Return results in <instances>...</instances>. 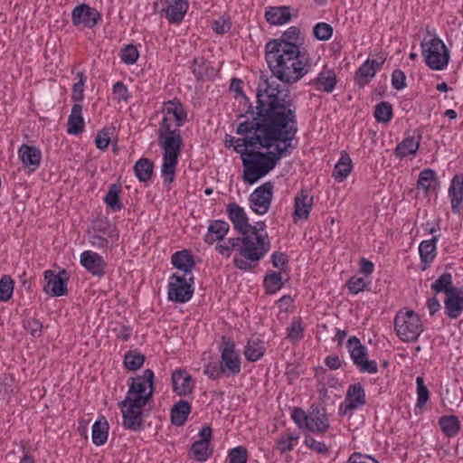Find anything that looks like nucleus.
<instances>
[{
    "label": "nucleus",
    "instance_id": "obj_46",
    "mask_svg": "<svg viewBox=\"0 0 463 463\" xmlns=\"http://www.w3.org/2000/svg\"><path fill=\"white\" fill-rule=\"evenodd\" d=\"M374 117L378 122H389L392 117V108L387 101H382L376 105Z\"/></svg>",
    "mask_w": 463,
    "mask_h": 463
},
{
    "label": "nucleus",
    "instance_id": "obj_59",
    "mask_svg": "<svg viewBox=\"0 0 463 463\" xmlns=\"http://www.w3.org/2000/svg\"><path fill=\"white\" fill-rule=\"evenodd\" d=\"M405 80H406V77L402 71L395 70L392 72V84L395 90H402L406 86Z\"/></svg>",
    "mask_w": 463,
    "mask_h": 463
},
{
    "label": "nucleus",
    "instance_id": "obj_34",
    "mask_svg": "<svg viewBox=\"0 0 463 463\" xmlns=\"http://www.w3.org/2000/svg\"><path fill=\"white\" fill-rule=\"evenodd\" d=\"M191 412V405L186 401H179L171 410V420L176 426L183 425L189 413Z\"/></svg>",
    "mask_w": 463,
    "mask_h": 463
},
{
    "label": "nucleus",
    "instance_id": "obj_28",
    "mask_svg": "<svg viewBox=\"0 0 463 463\" xmlns=\"http://www.w3.org/2000/svg\"><path fill=\"white\" fill-rule=\"evenodd\" d=\"M172 264L178 269L184 272V276H193L191 270L194 261L187 250L177 251L172 256Z\"/></svg>",
    "mask_w": 463,
    "mask_h": 463
},
{
    "label": "nucleus",
    "instance_id": "obj_20",
    "mask_svg": "<svg viewBox=\"0 0 463 463\" xmlns=\"http://www.w3.org/2000/svg\"><path fill=\"white\" fill-rule=\"evenodd\" d=\"M80 263L90 273L95 276L104 275L106 262L103 258L91 250L83 251L80 255Z\"/></svg>",
    "mask_w": 463,
    "mask_h": 463
},
{
    "label": "nucleus",
    "instance_id": "obj_11",
    "mask_svg": "<svg viewBox=\"0 0 463 463\" xmlns=\"http://www.w3.org/2000/svg\"><path fill=\"white\" fill-rule=\"evenodd\" d=\"M350 355L354 364L363 373H374L377 372V364L367 359V349L360 343L356 336H352L347 341Z\"/></svg>",
    "mask_w": 463,
    "mask_h": 463
},
{
    "label": "nucleus",
    "instance_id": "obj_58",
    "mask_svg": "<svg viewBox=\"0 0 463 463\" xmlns=\"http://www.w3.org/2000/svg\"><path fill=\"white\" fill-rule=\"evenodd\" d=\"M347 286L351 293L358 294L359 292L364 290V288L366 286V283L364 279L362 278L353 277L349 279Z\"/></svg>",
    "mask_w": 463,
    "mask_h": 463
},
{
    "label": "nucleus",
    "instance_id": "obj_45",
    "mask_svg": "<svg viewBox=\"0 0 463 463\" xmlns=\"http://www.w3.org/2000/svg\"><path fill=\"white\" fill-rule=\"evenodd\" d=\"M145 359V355L140 353L129 351L125 354L124 364L128 370L136 371L143 365Z\"/></svg>",
    "mask_w": 463,
    "mask_h": 463
},
{
    "label": "nucleus",
    "instance_id": "obj_29",
    "mask_svg": "<svg viewBox=\"0 0 463 463\" xmlns=\"http://www.w3.org/2000/svg\"><path fill=\"white\" fill-rule=\"evenodd\" d=\"M265 16L267 21L274 25L284 24L291 19L288 6L269 7V9L266 11Z\"/></svg>",
    "mask_w": 463,
    "mask_h": 463
},
{
    "label": "nucleus",
    "instance_id": "obj_54",
    "mask_svg": "<svg viewBox=\"0 0 463 463\" xmlns=\"http://www.w3.org/2000/svg\"><path fill=\"white\" fill-rule=\"evenodd\" d=\"M79 81L73 85L72 88V99L74 100H82L84 97V84H85V77L82 72L78 73Z\"/></svg>",
    "mask_w": 463,
    "mask_h": 463
},
{
    "label": "nucleus",
    "instance_id": "obj_6",
    "mask_svg": "<svg viewBox=\"0 0 463 463\" xmlns=\"http://www.w3.org/2000/svg\"><path fill=\"white\" fill-rule=\"evenodd\" d=\"M394 330L403 342H414L422 332L420 317L412 310H400L394 319Z\"/></svg>",
    "mask_w": 463,
    "mask_h": 463
},
{
    "label": "nucleus",
    "instance_id": "obj_49",
    "mask_svg": "<svg viewBox=\"0 0 463 463\" xmlns=\"http://www.w3.org/2000/svg\"><path fill=\"white\" fill-rule=\"evenodd\" d=\"M264 285L269 293H275L280 289L283 285L280 274L277 272L268 274L264 279Z\"/></svg>",
    "mask_w": 463,
    "mask_h": 463
},
{
    "label": "nucleus",
    "instance_id": "obj_51",
    "mask_svg": "<svg viewBox=\"0 0 463 463\" xmlns=\"http://www.w3.org/2000/svg\"><path fill=\"white\" fill-rule=\"evenodd\" d=\"M313 33L317 39L321 40V41H326L332 36L333 28L328 24L318 23L314 27Z\"/></svg>",
    "mask_w": 463,
    "mask_h": 463
},
{
    "label": "nucleus",
    "instance_id": "obj_55",
    "mask_svg": "<svg viewBox=\"0 0 463 463\" xmlns=\"http://www.w3.org/2000/svg\"><path fill=\"white\" fill-rule=\"evenodd\" d=\"M24 328L34 337L40 336L43 325L40 320L35 318L28 319L24 322Z\"/></svg>",
    "mask_w": 463,
    "mask_h": 463
},
{
    "label": "nucleus",
    "instance_id": "obj_56",
    "mask_svg": "<svg viewBox=\"0 0 463 463\" xmlns=\"http://www.w3.org/2000/svg\"><path fill=\"white\" fill-rule=\"evenodd\" d=\"M110 143V133L109 129H102L97 134L95 144L99 149H104Z\"/></svg>",
    "mask_w": 463,
    "mask_h": 463
},
{
    "label": "nucleus",
    "instance_id": "obj_35",
    "mask_svg": "<svg viewBox=\"0 0 463 463\" xmlns=\"http://www.w3.org/2000/svg\"><path fill=\"white\" fill-rule=\"evenodd\" d=\"M445 308L449 317L457 318L459 317L463 310V298L458 296L457 289L447 295Z\"/></svg>",
    "mask_w": 463,
    "mask_h": 463
},
{
    "label": "nucleus",
    "instance_id": "obj_33",
    "mask_svg": "<svg viewBox=\"0 0 463 463\" xmlns=\"http://www.w3.org/2000/svg\"><path fill=\"white\" fill-rule=\"evenodd\" d=\"M188 9L185 0H173L166 9V17L170 23H180Z\"/></svg>",
    "mask_w": 463,
    "mask_h": 463
},
{
    "label": "nucleus",
    "instance_id": "obj_62",
    "mask_svg": "<svg viewBox=\"0 0 463 463\" xmlns=\"http://www.w3.org/2000/svg\"><path fill=\"white\" fill-rule=\"evenodd\" d=\"M231 28V24L228 20L224 18H219L218 20L214 21L213 24V29L217 33H224L228 32Z\"/></svg>",
    "mask_w": 463,
    "mask_h": 463
},
{
    "label": "nucleus",
    "instance_id": "obj_39",
    "mask_svg": "<svg viewBox=\"0 0 463 463\" xmlns=\"http://www.w3.org/2000/svg\"><path fill=\"white\" fill-rule=\"evenodd\" d=\"M154 165L148 158H141L135 164L134 171L137 179L141 182H146L153 174Z\"/></svg>",
    "mask_w": 463,
    "mask_h": 463
},
{
    "label": "nucleus",
    "instance_id": "obj_32",
    "mask_svg": "<svg viewBox=\"0 0 463 463\" xmlns=\"http://www.w3.org/2000/svg\"><path fill=\"white\" fill-rule=\"evenodd\" d=\"M328 427V419L324 412L317 411L308 414V423L307 426L308 430L322 433L326 431Z\"/></svg>",
    "mask_w": 463,
    "mask_h": 463
},
{
    "label": "nucleus",
    "instance_id": "obj_10",
    "mask_svg": "<svg viewBox=\"0 0 463 463\" xmlns=\"http://www.w3.org/2000/svg\"><path fill=\"white\" fill-rule=\"evenodd\" d=\"M193 276H179L174 274L170 278L168 285V298L171 301L185 303L191 299L194 294L192 288Z\"/></svg>",
    "mask_w": 463,
    "mask_h": 463
},
{
    "label": "nucleus",
    "instance_id": "obj_1",
    "mask_svg": "<svg viewBox=\"0 0 463 463\" xmlns=\"http://www.w3.org/2000/svg\"><path fill=\"white\" fill-rule=\"evenodd\" d=\"M287 92L273 80H265L257 90L256 116L239 123L240 137L227 136L225 146L241 155L243 180L252 184L269 174L278 161L290 153L298 131L297 116Z\"/></svg>",
    "mask_w": 463,
    "mask_h": 463
},
{
    "label": "nucleus",
    "instance_id": "obj_47",
    "mask_svg": "<svg viewBox=\"0 0 463 463\" xmlns=\"http://www.w3.org/2000/svg\"><path fill=\"white\" fill-rule=\"evenodd\" d=\"M191 450L194 458L198 461L206 460L211 454L209 450V444L205 439L195 441L193 444Z\"/></svg>",
    "mask_w": 463,
    "mask_h": 463
},
{
    "label": "nucleus",
    "instance_id": "obj_41",
    "mask_svg": "<svg viewBox=\"0 0 463 463\" xmlns=\"http://www.w3.org/2000/svg\"><path fill=\"white\" fill-rule=\"evenodd\" d=\"M437 237L431 240L423 241L419 246L420 256L422 261L430 262L436 256Z\"/></svg>",
    "mask_w": 463,
    "mask_h": 463
},
{
    "label": "nucleus",
    "instance_id": "obj_61",
    "mask_svg": "<svg viewBox=\"0 0 463 463\" xmlns=\"http://www.w3.org/2000/svg\"><path fill=\"white\" fill-rule=\"evenodd\" d=\"M349 463H379L378 460L368 455H363L361 453H353L349 459Z\"/></svg>",
    "mask_w": 463,
    "mask_h": 463
},
{
    "label": "nucleus",
    "instance_id": "obj_22",
    "mask_svg": "<svg viewBox=\"0 0 463 463\" xmlns=\"http://www.w3.org/2000/svg\"><path fill=\"white\" fill-rule=\"evenodd\" d=\"M384 58L380 57L379 60H367L362 64L355 73L357 81L360 84L368 83L374 76L377 69L384 62Z\"/></svg>",
    "mask_w": 463,
    "mask_h": 463
},
{
    "label": "nucleus",
    "instance_id": "obj_26",
    "mask_svg": "<svg viewBox=\"0 0 463 463\" xmlns=\"http://www.w3.org/2000/svg\"><path fill=\"white\" fill-rule=\"evenodd\" d=\"M311 83L315 85L317 90L331 92L336 84L335 73L332 70L325 69L317 77L311 80Z\"/></svg>",
    "mask_w": 463,
    "mask_h": 463
},
{
    "label": "nucleus",
    "instance_id": "obj_38",
    "mask_svg": "<svg viewBox=\"0 0 463 463\" xmlns=\"http://www.w3.org/2000/svg\"><path fill=\"white\" fill-rule=\"evenodd\" d=\"M439 424L442 432L449 438L456 436L460 430V422L454 415L440 417Z\"/></svg>",
    "mask_w": 463,
    "mask_h": 463
},
{
    "label": "nucleus",
    "instance_id": "obj_23",
    "mask_svg": "<svg viewBox=\"0 0 463 463\" xmlns=\"http://www.w3.org/2000/svg\"><path fill=\"white\" fill-rule=\"evenodd\" d=\"M449 194L452 211L456 213H459V206L463 200V175H456L452 178Z\"/></svg>",
    "mask_w": 463,
    "mask_h": 463
},
{
    "label": "nucleus",
    "instance_id": "obj_50",
    "mask_svg": "<svg viewBox=\"0 0 463 463\" xmlns=\"http://www.w3.org/2000/svg\"><path fill=\"white\" fill-rule=\"evenodd\" d=\"M14 291V281L10 276L5 275L0 279V301H7Z\"/></svg>",
    "mask_w": 463,
    "mask_h": 463
},
{
    "label": "nucleus",
    "instance_id": "obj_30",
    "mask_svg": "<svg viewBox=\"0 0 463 463\" xmlns=\"http://www.w3.org/2000/svg\"><path fill=\"white\" fill-rule=\"evenodd\" d=\"M353 169L352 160L346 152H342L339 161L335 165L333 176L338 182L344 181Z\"/></svg>",
    "mask_w": 463,
    "mask_h": 463
},
{
    "label": "nucleus",
    "instance_id": "obj_63",
    "mask_svg": "<svg viewBox=\"0 0 463 463\" xmlns=\"http://www.w3.org/2000/svg\"><path fill=\"white\" fill-rule=\"evenodd\" d=\"M222 373V365L215 364H208L204 368V373L211 379L218 378Z\"/></svg>",
    "mask_w": 463,
    "mask_h": 463
},
{
    "label": "nucleus",
    "instance_id": "obj_7",
    "mask_svg": "<svg viewBox=\"0 0 463 463\" xmlns=\"http://www.w3.org/2000/svg\"><path fill=\"white\" fill-rule=\"evenodd\" d=\"M420 46L424 61L431 70L441 71L447 67L449 52L439 38L434 36L429 40L424 39Z\"/></svg>",
    "mask_w": 463,
    "mask_h": 463
},
{
    "label": "nucleus",
    "instance_id": "obj_37",
    "mask_svg": "<svg viewBox=\"0 0 463 463\" xmlns=\"http://www.w3.org/2000/svg\"><path fill=\"white\" fill-rule=\"evenodd\" d=\"M109 435V424L107 420L102 418L98 420L92 425V441L97 446H101L106 443Z\"/></svg>",
    "mask_w": 463,
    "mask_h": 463
},
{
    "label": "nucleus",
    "instance_id": "obj_25",
    "mask_svg": "<svg viewBox=\"0 0 463 463\" xmlns=\"http://www.w3.org/2000/svg\"><path fill=\"white\" fill-rule=\"evenodd\" d=\"M421 137H408L397 145L394 154L399 158H403L411 155H415L419 149Z\"/></svg>",
    "mask_w": 463,
    "mask_h": 463
},
{
    "label": "nucleus",
    "instance_id": "obj_18",
    "mask_svg": "<svg viewBox=\"0 0 463 463\" xmlns=\"http://www.w3.org/2000/svg\"><path fill=\"white\" fill-rule=\"evenodd\" d=\"M172 384L174 392L180 396L190 394L194 387L192 376L184 370L176 369L172 373Z\"/></svg>",
    "mask_w": 463,
    "mask_h": 463
},
{
    "label": "nucleus",
    "instance_id": "obj_64",
    "mask_svg": "<svg viewBox=\"0 0 463 463\" xmlns=\"http://www.w3.org/2000/svg\"><path fill=\"white\" fill-rule=\"evenodd\" d=\"M113 92L119 99H128V89L122 82H117L113 86Z\"/></svg>",
    "mask_w": 463,
    "mask_h": 463
},
{
    "label": "nucleus",
    "instance_id": "obj_52",
    "mask_svg": "<svg viewBox=\"0 0 463 463\" xmlns=\"http://www.w3.org/2000/svg\"><path fill=\"white\" fill-rule=\"evenodd\" d=\"M139 53L137 47L133 44L127 45L121 51V59L127 64H133L138 59Z\"/></svg>",
    "mask_w": 463,
    "mask_h": 463
},
{
    "label": "nucleus",
    "instance_id": "obj_13",
    "mask_svg": "<svg viewBox=\"0 0 463 463\" xmlns=\"http://www.w3.org/2000/svg\"><path fill=\"white\" fill-rule=\"evenodd\" d=\"M273 184L267 182L256 188L250 195V208L258 214H265L269 207L273 196Z\"/></svg>",
    "mask_w": 463,
    "mask_h": 463
},
{
    "label": "nucleus",
    "instance_id": "obj_48",
    "mask_svg": "<svg viewBox=\"0 0 463 463\" xmlns=\"http://www.w3.org/2000/svg\"><path fill=\"white\" fill-rule=\"evenodd\" d=\"M417 383V403L416 406L419 408H423L430 398V392L427 386L424 384V380L422 377L418 376L416 379Z\"/></svg>",
    "mask_w": 463,
    "mask_h": 463
},
{
    "label": "nucleus",
    "instance_id": "obj_24",
    "mask_svg": "<svg viewBox=\"0 0 463 463\" xmlns=\"http://www.w3.org/2000/svg\"><path fill=\"white\" fill-rule=\"evenodd\" d=\"M439 186V181L434 170L426 168L420 173L417 181L418 189H422L425 194H428L429 192L436 191Z\"/></svg>",
    "mask_w": 463,
    "mask_h": 463
},
{
    "label": "nucleus",
    "instance_id": "obj_16",
    "mask_svg": "<svg viewBox=\"0 0 463 463\" xmlns=\"http://www.w3.org/2000/svg\"><path fill=\"white\" fill-rule=\"evenodd\" d=\"M72 23L74 25L82 24L86 27H93L100 18L99 12L86 4L76 6L71 13Z\"/></svg>",
    "mask_w": 463,
    "mask_h": 463
},
{
    "label": "nucleus",
    "instance_id": "obj_31",
    "mask_svg": "<svg viewBox=\"0 0 463 463\" xmlns=\"http://www.w3.org/2000/svg\"><path fill=\"white\" fill-rule=\"evenodd\" d=\"M81 105L74 104L72 106L71 112L68 119V133L77 135L82 132L84 127V120L81 117Z\"/></svg>",
    "mask_w": 463,
    "mask_h": 463
},
{
    "label": "nucleus",
    "instance_id": "obj_44",
    "mask_svg": "<svg viewBox=\"0 0 463 463\" xmlns=\"http://www.w3.org/2000/svg\"><path fill=\"white\" fill-rule=\"evenodd\" d=\"M277 43L298 44L301 46L302 39L300 38V30L297 26H291L283 33L279 39H273Z\"/></svg>",
    "mask_w": 463,
    "mask_h": 463
},
{
    "label": "nucleus",
    "instance_id": "obj_57",
    "mask_svg": "<svg viewBox=\"0 0 463 463\" xmlns=\"http://www.w3.org/2000/svg\"><path fill=\"white\" fill-rule=\"evenodd\" d=\"M292 419L299 428H307L308 423V414L299 408L294 409Z\"/></svg>",
    "mask_w": 463,
    "mask_h": 463
},
{
    "label": "nucleus",
    "instance_id": "obj_12",
    "mask_svg": "<svg viewBox=\"0 0 463 463\" xmlns=\"http://www.w3.org/2000/svg\"><path fill=\"white\" fill-rule=\"evenodd\" d=\"M69 279L68 273L65 269H62L59 273H55L53 270L44 271L45 285L43 291L52 297H61L66 295L67 282Z\"/></svg>",
    "mask_w": 463,
    "mask_h": 463
},
{
    "label": "nucleus",
    "instance_id": "obj_40",
    "mask_svg": "<svg viewBox=\"0 0 463 463\" xmlns=\"http://www.w3.org/2000/svg\"><path fill=\"white\" fill-rule=\"evenodd\" d=\"M121 193V185L119 184H114L110 185L108 193L105 195L104 201L107 205L114 211H118L123 207V204L119 199V194Z\"/></svg>",
    "mask_w": 463,
    "mask_h": 463
},
{
    "label": "nucleus",
    "instance_id": "obj_27",
    "mask_svg": "<svg viewBox=\"0 0 463 463\" xmlns=\"http://www.w3.org/2000/svg\"><path fill=\"white\" fill-rule=\"evenodd\" d=\"M229 224L224 221H214L208 227V232L205 235L204 241L208 244H213L216 241L222 240L229 232Z\"/></svg>",
    "mask_w": 463,
    "mask_h": 463
},
{
    "label": "nucleus",
    "instance_id": "obj_60",
    "mask_svg": "<svg viewBox=\"0 0 463 463\" xmlns=\"http://www.w3.org/2000/svg\"><path fill=\"white\" fill-rule=\"evenodd\" d=\"M305 444L310 448L311 449L318 452V453H326L327 451V447L326 444L320 441L315 440L311 437H306Z\"/></svg>",
    "mask_w": 463,
    "mask_h": 463
},
{
    "label": "nucleus",
    "instance_id": "obj_4",
    "mask_svg": "<svg viewBox=\"0 0 463 463\" xmlns=\"http://www.w3.org/2000/svg\"><path fill=\"white\" fill-rule=\"evenodd\" d=\"M241 245L238 249L243 258H234L233 262L240 269H250L253 266L251 262H257L269 250L270 242L267 232H255L242 234Z\"/></svg>",
    "mask_w": 463,
    "mask_h": 463
},
{
    "label": "nucleus",
    "instance_id": "obj_15",
    "mask_svg": "<svg viewBox=\"0 0 463 463\" xmlns=\"http://www.w3.org/2000/svg\"><path fill=\"white\" fill-rule=\"evenodd\" d=\"M222 352V371L223 373L229 372L231 374H237L241 372V360L235 351V345L230 340L223 341L221 345Z\"/></svg>",
    "mask_w": 463,
    "mask_h": 463
},
{
    "label": "nucleus",
    "instance_id": "obj_14",
    "mask_svg": "<svg viewBox=\"0 0 463 463\" xmlns=\"http://www.w3.org/2000/svg\"><path fill=\"white\" fill-rule=\"evenodd\" d=\"M365 392L360 383H354L348 387L345 401L341 403L339 413L341 415L352 414L353 411L365 404Z\"/></svg>",
    "mask_w": 463,
    "mask_h": 463
},
{
    "label": "nucleus",
    "instance_id": "obj_19",
    "mask_svg": "<svg viewBox=\"0 0 463 463\" xmlns=\"http://www.w3.org/2000/svg\"><path fill=\"white\" fill-rule=\"evenodd\" d=\"M19 158L29 172L35 171L40 165L42 153L34 146L22 145L18 151Z\"/></svg>",
    "mask_w": 463,
    "mask_h": 463
},
{
    "label": "nucleus",
    "instance_id": "obj_3",
    "mask_svg": "<svg viewBox=\"0 0 463 463\" xmlns=\"http://www.w3.org/2000/svg\"><path fill=\"white\" fill-rule=\"evenodd\" d=\"M154 392V373L150 369L143 374L131 378V383L126 398L119 402L125 428L137 430L143 423V408L146 405Z\"/></svg>",
    "mask_w": 463,
    "mask_h": 463
},
{
    "label": "nucleus",
    "instance_id": "obj_17",
    "mask_svg": "<svg viewBox=\"0 0 463 463\" xmlns=\"http://www.w3.org/2000/svg\"><path fill=\"white\" fill-rule=\"evenodd\" d=\"M313 205V196L307 191H301L294 200V212L292 214L294 222L307 220Z\"/></svg>",
    "mask_w": 463,
    "mask_h": 463
},
{
    "label": "nucleus",
    "instance_id": "obj_43",
    "mask_svg": "<svg viewBox=\"0 0 463 463\" xmlns=\"http://www.w3.org/2000/svg\"><path fill=\"white\" fill-rule=\"evenodd\" d=\"M287 338L291 342H298L303 338L304 326L301 317H294L287 328Z\"/></svg>",
    "mask_w": 463,
    "mask_h": 463
},
{
    "label": "nucleus",
    "instance_id": "obj_8",
    "mask_svg": "<svg viewBox=\"0 0 463 463\" xmlns=\"http://www.w3.org/2000/svg\"><path fill=\"white\" fill-rule=\"evenodd\" d=\"M163 119L159 124L157 132H170L179 130L184 124L186 113L182 103L177 99L165 102L162 110Z\"/></svg>",
    "mask_w": 463,
    "mask_h": 463
},
{
    "label": "nucleus",
    "instance_id": "obj_9",
    "mask_svg": "<svg viewBox=\"0 0 463 463\" xmlns=\"http://www.w3.org/2000/svg\"><path fill=\"white\" fill-rule=\"evenodd\" d=\"M89 242L98 249L112 248L118 239V232L115 226L105 221L94 222L92 231L89 232Z\"/></svg>",
    "mask_w": 463,
    "mask_h": 463
},
{
    "label": "nucleus",
    "instance_id": "obj_5",
    "mask_svg": "<svg viewBox=\"0 0 463 463\" xmlns=\"http://www.w3.org/2000/svg\"><path fill=\"white\" fill-rule=\"evenodd\" d=\"M158 142L164 149L163 165L161 168L165 182L172 183L175 179V167L183 146L180 130L157 132Z\"/></svg>",
    "mask_w": 463,
    "mask_h": 463
},
{
    "label": "nucleus",
    "instance_id": "obj_2",
    "mask_svg": "<svg viewBox=\"0 0 463 463\" xmlns=\"http://www.w3.org/2000/svg\"><path fill=\"white\" fill-rule=\"evenodd\" d=\"M265 58L272 73L270 77L261 76L259 83L265 80H273L287 92L285 97L292 104L289 99V90L278 82L292 85L300 80L310 70V59L307 50L298 44L281 43L269 41L265 46ZM260 84H258L259 86Z\"/></svg>",
    "mask_w": 463,
    "mask_h": 463
},
{
    "label": "nucleus",
    "instance_id": "obj_53",
    "mask_svg": "<svg viewBox=\"0 0 463 463\" xmlns=\"http://www.w3.org/2000/svg\"><path fill=\"white\" fill-rule=\"evenodd\" d=\"M230 463H246L247 450L243 447L232 449L229 454Z\"/></svg>",
    "mask_w": 463,
    "mask_h": 463
},
{
    "label": "nucleus",
    "instance_id": "obj_42",
    "mask_svg": "<svg viewBox=\"0 0 463 463\" xmlns=\"http://www.w3.org/2000/svg\"><path fill=\"white\" fill-rule=\"evenodd\" d=\"M431 288L436 294L444 292L446 296L457 289L452 286V277L449 273H443L431 285Z\"/></svg>",
    "mask_w": 463,
    "mask_h": 463
},
{
    "label": "nucleus",
    "instance_id": "obj_21",
    "mask_svg": "<svg viewBox=\"0 0 463 463\" xmlns=\"http://www.w3.org/2000/svg\"><path fill=\"white\" fill-rule=\"evenodd\" d=\"M227 213L234 228L241 234L248 233L250 224L248 222L243 208L235 203H231L227 205Z\"/></svg>",
    "mask_w": 463,
    "mask_h": 463
},
{
    "label": "nucleus",
    "instance_id": "obj_36",
    "mask_svg": "<svg viewBox=\"0 0 463 463\" xmlns=\"http://www.w3.org/2000/svg\"><path fill=\"white\" fill-rule=\"evenodd\" d=\"M265 352L264 344L258 338H252L248 341L244 349L245 358L250 362L259 360Z\"/></svg>",
    "mask_w": 463,
    "mask_h": 463
}]
</instances>
